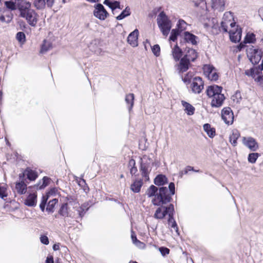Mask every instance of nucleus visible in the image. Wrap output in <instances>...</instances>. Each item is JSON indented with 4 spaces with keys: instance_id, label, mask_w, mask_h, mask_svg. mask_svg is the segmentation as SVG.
I'll return each mask as SVG.
<instances>
[{
    "instance_id": "24",
    "label": "nucleus",
    "mask_w": 263,
    "mask_h": 263,
    "mask_svg": "<svg viewBox=\"0 0 263 263\" xmlns=\"http://www.w3.org/2000/svg\"><path fill=\"white\" fill-rule=\"evenodd\" d=\"M50 181V178L47 177H44L42 181H40L39 183L34 185L37 190H41L44 189L47 186Z\"/></svg>"
},
{
    "instance_id": "20",
    "label": "nucleus",
    "mask_w": 263,
    "mask_h": 263,
    "mask_svg": "<svg viewBox=\"0 0 263 263\" xmlns=\"http://www.w3.org/2000/svg\"><path fill=\"white\" fill-rule=\"evenodd\" d=\"M37 195L35 193L30 194L28 195L25 201L26 205L29 206H34L36 203Z\"/></svg>"
},
{
    "instance_id": "5",
    "label": "nucleus",
    "mask_w": 263,
    "mask_h": 263,
    "mask_svg": "<svg viewBox=\"0 0 263 263\" xmlns=\"http://www.w3.org/2000/svg\"><path fill=\"white\" fill-rule=\"evenodd\" d=\"M152 163L153 160L148 156L145 155L141 158L140 170L142 176L145 178V180H148L149 179L151 164Z\"/></svg>"
},
{
    "instance_id": "30",
    "label": "nucleus",
    "mask_w": 263,
    "mask_h": 263,
    "mask_svg": "<svg viewBox=\"0 0 263 263\" xmlns=\"http://www.w3.org/2000/svg\"><path fill=\"white\" fill-rule=\"evenodd\" d=\"M142 185V180L135 181L130 186V189L135 193H138Z\"/></svg>"
},
{
    "instance_id": "53",
    "label": "nucleus",
    "mask_w": 263,
    "mask_h": 263,
    "mask_svg": "<svg viewBox=\"0 0 263 263\" xmlns=\"http://www.w3.org/2000/svg\"><path fill=\"white\" fill-rule=\"evenodd\" d=\"M168 224L172 228H173L174 229H175L176 232L178 231V227H177V223H176V222L175 221L174 218V214L173 215V219L171 221H169V219H168Z\"/></svg>"
},
{
    "instance_id": "44",
    "label": "nucleus",
    "mask_w": 263,
    "mask_h": 263,
    "mask_svg": "<svg viewBox=\"0 0 263 263\" xmlns=\"http://www.w3.org/2000/svg\"><path fill=\"white\" fill-rule=\"evenodd\" d=\"M193 73L191 72H188L187 74H185V76L182 78V81L185 83L186 84H188L191 82V80L192 78L193 77Z\"/></svg>"
},
{
    "instance_id": "35",
    "label": "nucleus",
    "mask_w": 263,
    "mask_h": 263,
    "mask_svg": "<svg viewBox=\"0 0 263 263\" xmlns=\"http://www.w3.org/2000/svg\"><path fill=\"white\" fill-rule=\"evenodd\" d=\"M261 59V52L260 54H256L253 55H250L249 59L250 62L254 65L259 63Z\"/></svg>"
},
{
    "instance_id": "21",
    "label": "nucleus",
    "mask_w": 263,
    "mask_h": 263,
    "mask_svg": "<svg viewBox=\"0 0 263 263\" xmlns=\"http://www.w3.org/2000/svg\"><path fill=\"white\" fill-rule=\"evenodd\" d=\"M15 190L18 194L21 195L24 194L26 192L27 185L23 181L16 182Z\"/></svg>"
},
{
    "instance_id": "6",
    "label": "nucleus",
    "mask_w": 263,
    "mask_h": 263,
    "mask_svg": "<svg viewBox=\"0 0 263 263\" xmlns=\"http://www.w3.org/2000/svg\"><path fill=\"white\" fill-rule=\"evenodd\" d=\"M235 24L232 13L231 11L226 12L221 22V28L223 31L227 32L228 26L230 25L232 28H233L235 26Z\"/></svg>"
},
{
    "instance_id": "8",
    "label": "nucleus",
    "mask_w": 263,
    "mask_h": 263,
    "mask_svg": "<svg viewBox=\"0 0 263 263\" xmlns=\"http://www.w3.org/2000/svg\"><path fill=\"white\" fill-rule=\"evenodd\" d=\"M93 15L100 20H105L109 14L102 4H98L95 7Z\"/></svg>"
},
{
    "instance_id": "32",
    "label": "nucleus",
    "mask_w": 263,
    "mask_h": 263,
    "mask_svg": "<svg viewBox=\"0 0 263 263\" xmlns=\"http://www.w3.org/2000/svg\"><path fill=\"white\" fill-rule=\"evenodd\" d=\"M130 9L128 6H127L125 9L121 13L120 15L116 17L117 20H121L125 17L130 15Z\"/></svg>"
},
{
    "instance_id": "2",
    "label": "nucleus",
    "mask_w": 263,
    "mask_h": 263,
    "mask_svg": "<svg viewBox=\"0 0 263 263\" xmlns=\"http://www.w3.org/2000/svg\"><path fill=\"white\" fill-rule=\"evenodd\" d=\"M31 7V3L25 0H20L17 4L20 16L25 18L30 26L34 27L37 23L39 15Z\"/></svg>"
},
{
    "instance_id": "45",
    "label": "nucleus",
    "mask_w": 263,
    "mask_h": 263,
    "mask_svg": "<svg viewBox=\"0 0 263 263\" xmlns=\"http://www.w3.org/2000/svg\"><path fill=\"white\" fill-rule=\"evenodd\" d=\"M179 32L176 29H173L171 32V35L170 36V40L172 41H175L179 35Z\"/></svg>"
},
{
    "instance_id": "15",
    "label": "nucleus",
    "mask_w": 263,
    "mask_h": 263,
    "mask_svg": "<svg viewBox=\"0 0 263 263\" xmlns=\"http://www.w3.org/2000/svg\"><path fill=\"white\" fill-rule=\"evenodd\" d=\"M225 99V97L221 92H219L215 97L213 98L211 102V106L214 107H220Z\"/></svg>"
},
{
    "instance_id": "23",
    "label": "nucleus",
    "mask_w": 263,
    "mask_h": 263,
    "mask_svg": "<svg viewBox=\"0 0 263 263\" xmlns=\"http://www.w3.org/2000/svg\"><path fill=\"white\" fill-rule=\"evenodd\" d=\"M172 55L176 61H178L182 56V51L177 45H176L173 48L172 51Z\"/></svg>"
},
{
    "instance_id": "34",
    "label": "nucleus",
    "mask_w": 263,
    "mask_h": 263,
    "mask_svg": "<svg viewBox=\"0 0 263 263\" xmlns=\"http://www.w3.org/2000/svg\"><path fill=\"white\" fill-rule=\"evenodd\" d=\"M51 48V44L49 42H47L46 40H44L42 45L40 52L42 53H44L46 52L47 51H48Z\"/></svg>"
},
{
    "instance_id": "27",
    "label": "nucleus",
    "mask_w": 263,
    "mask_h": 263,
    "mask_svg": "<svg viewBox=\"0 0 263 263\" xmlns=\"http://www.w3.org/2000/svg\"><path fill=\"white\" fill-rule=\"evenodd\" d=\"M240 137V134L237 130L232 131V134L230 136V142L233 146H236L237 144V140Z\"/></svg>"
},
{
    "instance_id": "18",
    "label": "nucleus",
    "mask_w": 263,
    "mask_h": 263,
    "mask_svg": "<svg viewBox=\"0 0 263 263\" xmlns=\"http://www.w3.org/2000/svg\"><path fill=\"white\" fill-rule=\"evenodd\" d=\"M59 214L63 217H72L68 207V203H65L62 204L59 211Z\"/></svg>"
},
{
    "instance_id": "25",
    "label": "nucleus",
    "mask_w": 263,
    "mask_h": 263,
    "mask_svg": "<svg viewBox=\"0 0 263 263\" xmlns=\"http://www.w3.org/2000/svg\"><path fill=\"white\" fill-rule=\"evenodd\" d=\"M203 129L210 138H213L215 135V129L211 127L210 124L206 123L203 125Z\"/></svg>"
},
{
    "instance_id": "13",
    "label": "nucleus",
    "mask_w": 263,
    "mask_h": 263,
    "mask_svg": "<svg viewBox=\"0 0 263 263\" xmlns=\"http://www.w3.org/2000/svg\"><path fill=\"white\" fill-rule=\"evenodd\" d=\"M234 30L235 29H233L229 31L230 39L234 43L239 42L241 36V29L237 26L235 31Z\"/></svg>"
},
{
    "instance_id": "63",
    "label": "nucleus",
    "mask_w": 263,
    "mask_h": 263,
    "mask_svg": "<svg viewBox=\"0 0 263 263\" xmlns=\"http://www.w3.org/2000/svg\"><path fill=\"white\" fill-rule=\"evenodd\" d=\"M254 68L256 69L255 71V76L257 75L258 76L259 75H261L262 73L259 70H260V68H258V66L257 67H255Z\"/></svg>"
},
{
    "instance_id": "31",
    "label": "nucleus",
    "mask_w": 263,
    "mask_h": 263,
    "mask_svg": "<svg viewBox=\"0 0 263 263\" xmlns=\"http://www.w3.org/2000/svg\"><path fill=\"white\" fill-rule=\"evenodd\" d=\"M134 93H129L125 97V101L127 105H129L128 109L130 111L133 105H134Z\"/></svg>"
},
{
    "instance_id": "55",
    "label": "nucleus",
    "mask_w": 263,
    "mask_h": 263,
    "mask_svg": "<svg viewBox=\"0 0 263 263\" xmlns=\"http://www.w3.org/2000/svg\"><path fill=\"white\" fill-rule=\"evenodd\" d=\"M40 241L41 242L46 245L49 244V240L47 236L45 235H41L40 237Z\"/></svg>"
},
{
    "instance_id": "42",
    "label": "nucleus",
    "mask_w": 263,
    "mask_h": 263,
    "mask_svg": "<svg viewBox=\"0 0 263 263\" xmlns=\"http://www.w3.org/2000/svg\"><path fill=\"white\" fill-rule=\"evenodd\" d=\"M152 51L156 57H159L160 54V47L159 45L156 44L152 47Z\"/></svg>"
},
{
    "instance_id": "39",
    "label": "nucleus",
    "mask_w": 263,
    "mask_h": 263,
    "mask_svg": "<svg viewBox=\"0 0 263 263\" xmlns=\"http://www.w3.org/2000/svg\"><path fill=\"white\" fill-rule=\"evenodd\" d=\"M255 41V36L253 33H248L244 41V43H252Z\"/></svg>"
},
{
    "instance_id": "7",
    "label": "nucleus",
    "mask_w": 263,
    "mask_h": 263,
    "mask_svg": "<svg viewBox=\"0 0 263 263\" xmlns=\"http://www.w3.org/2000/svg\"><path fill=\"white\" fill-rule=\"evenodd\" d=\"M242 144L251 151L255 152L259 148V145L256 139L252 137H243Z\"/></svg>"
},
{
    "instance_id": "28",
    "label": "nucleus",
    "mask_w": 263,
    "mask_h": 263,
    "mask_svg": "<svg viewBox=\"0 0 263 263\" xmlns=\"http://www.w3.org/2000/svg\"><path fill=\"white\" fill-rule=\"evenodd\" d=\"M166 177L163 175H158L154 180V183L156 185H162L167 183Z\"/></svg>"
},
{
    "instance_id": "57",
    "label": "nucleus",
    "mask_w": 263,
    "mask_h": 263,
    "mask_svg": "<svg viewBox=\"0 0 263 263\" xmlns=\"http://www.w3.org/2000/svg\"><path fill=\"white\" fill-rule=\"evenodd\" d=\"M77 212L80 217H82L84 215V209L82 206H79L77 209Z\"/></svg>"
},
{
    "instance_id": "58",
    "label": "nucleus",
    "mask_w": 263,
    "mask_h": 263,
    "mask_svg": "<svg viewBox=\"0 0 263 263\" xmlns=\"http://www.w3.org/2000/svg\"><path fill=\"white\" fill-rule=\"evenodd\" d=\"M48 196H43L42 201L40 204H43V205H46L47 201L48 200Z\"/></svg>"
},
{
    "instance_id": "43",
    "label": "nucleus",
    "mask_w": 263,
    "mask_h": 263,
    "mask_svg": "<svg viewBox=\"0 0 263 263\" xmlns=\"http://www.w3.org/2000/svg\"><path fill=\"white\" fill-rule=\"evenodd\" d=\"M219 77L218 74L216 71V69H215L212 73L210 74L209 76L208 77V79L211 81H216L218 80Z\"/></svg>"
},
{
    "instance_id": "51",
    "label": "nucleus",
    "mask_w": 263,
    "mask_h": 263,
    "mask_svg": "<svg viewBox=\"0 0 263 263\" xmlns=\"http://www.w3.org/2000/svg\"><path fill=\"white\" fill-rule=\"evenodd\" d=\"M5 6L7 8H9L11 10H15L16 9V5L12 1H6L5 2Z\"/></svg>"
},
{
    "instance_id": "14",
    "label": "nucleus",
    "mask_w": 263,
    "mask_h": 263,
    "mask_svg": "<svg viewBox=\"0 0 263 263\" xmlns=\"http://www.w3.org/2000/svg\"><path fill=\"white\" fill-rule=\"evenodd\" d=\"M222 87L218 85H212L208 87L206 90V95L210 98L215 97L219 92H221Z\"/></svg>"
},
{
    "instance_id": "17",
    "label": "nucleus",
    "mask_w": 263,
    "mask_h": 263,
    "mask_svg": "<svg viewBox=\"0 0 263 263\" xmlns=\"http://www.w3.org/2000/svg\"><path fill=\"white\" fill-rule=\"evenodd\" d=\"M190 64V62L184 58L180 59L179 65H178V70L180 73H183L187 70Z\"/></svg>"
},
{
    "instance_id": "56",
    "label": "nucleus",
    "mask_w": 263,
    "mask_h": 263,
    "mask_svg": "<svg viewBox=\"0 0 263 263\" xmlns=\"http://www.w3.org/2000/svg\"><path fill=\"white\" fill-rule=\"evenodd\" d=\"M255 81L258 82L259 83V85H260L263 87V76L262 75H259L257 78L256 77H255V79H254Z\"/></svg>"
},
{
    "instance_id": "37",
    "label": "nucleus",
    "mask_w": 263,
    "mask_h": 263,
    "mask_svg": "<svg viewBox=\"0 0 263 263\" xmlns=\"http://www.w3.org/2000/svg\"><path fill=\"white\" fill-rule=\"evenodd\" d=\"M247 52L248 57L250 55H253L256 54H260L261 52V50L259 49L254 48L253 46H251L247 49Z\"/></svg>"
},
{
    "instance_id": "46",
    "label": "nucleus",
    "mask_w": 263,
    "mask_h": 263,
    "mask_svg": "<svg viewBox=\"0 0 263 263\" xmlns=\"http://www.w3.org/2000/svg\"><path fill=\"white\" fill-rule=\"evenodd\" d=\"M187 26V23L183 20H179L177 24V26L181 31L185 30Z\"/></svg>"
},
{
    "instance_id": "16",
    "label": "nucleus",
    "mask_w": 263,
    "mask_h": 263,
    "mask_svg": "<svg viewBox=\"0 0 263 263\" xmlns=\"http://www.w3.org/2000/svg\"><path fill=\"white\" fill-rule=\"evenodd\" d=\"M138 30L135 29L134 31L131 32L127 37L128 43L133 47H136L138 46Z\"/></svg>"
},
{
    "instance_id": "26",
    "label": "nucleus",
    "mask_w": 263,
    "mask_h": 263,
    "mask_svg": "<svg viewBox=\"0 0 263 263\" xmlns=\"http://www.w3.org/2000/svg\"><path fill=\"white\" fill-rule=\"evenodd\" d=\"M197 36L195 35L190 33L189 32H184V39L188 43H191L193 45L197 44L196 39Z\"/></svg>"
},
{
    "instance_id": "48",
    "label": "nucleus",
    "mask_w": 263,
    "mask_h": 263,
    "mask_svg": "<svg viewBox=\"0 0 263 263\" xmlns=\"http://www.w3.org/2000/svg\"><path fill=\"white\" fill-rule=\"evenodd\" d=\"M255 69L254 68H252L250 69L246 70L245 71V74L249 77H251L252 78L255 79Z\"/></svg>"
},
{
    "instance_id": "62",
    "label": "nucleus",
    "mask_w": 263,
    "mask_h": 263,
    "mask_svg": "<svg viewBox=\"0 0 263 263\" xmlns=\"http://www.w3.org/2000/svg\"><path fill=\"white\" fill-rule=\"evenodd\" d=\"M104 4L108 6L111 9L112 2H110L109 0H105L104 2Z\"/></svg>"
},
{
    "instance_id": "36",
    "label": "nucleus",
    "mask_w": 263,
    "mask_h": 263,
    "mask_svg": "<svg viewBox=\"0 0 263 263\" xmlns=\"http://www.w3.org/2000/svg\"><path fill=\"white\" fill-rule=\"evenodd\" d=\"M260 156L259 153H252L249 154L248 161L251 163H255L257 158Z\"/></svg>"
},
{
    "instance_id": "9",
    "label": "nucleus",
    "mask_w": 263,
    "mask_h": 263,
    "mask_svg": "<svg viewBox=\"0 0 263 263\" xmlns=\"http://www.w3.org/2000/svg\"><path fill=\"white\" fill-rule=\"evenodd\" d=\"M221 118L228 125L232 124L234 120V115L231 108L225 107L221 111Z\"/></svg>"
},
{
    "instance_id": "52",
    "label": "nucleus",
    "mask_w": 263,
    "mask_h": 263,
    "mask_svg": "<svg viewBox=\"0 0 263 263\" xmlns=\"http://www.w3.org/2000/svg\"><path fill=\"white\" fill-rule=\"evenodd\" d=\"M195 6L198 7L200 6V7L204 9V8H206V3L205 0H200L195 3Z\"/></svg>"
},
{
    "instance_id": "22",
    "label": "nucleus",
    "mask_w": 263,
    "mask_h": 263,
    "mask_svg": "<svg viewBox=\"0 0 263 263\" xmlns=\"http://www.w3.org/2000/svg\"><path fill=\"white\" fill-rule=\"evenodd\" d=\"M181 104L184 107V110L188 115L191 116L194 114L195 108L191 104L184 101H182Z\"/></svg>"
},
{
    "instance_id": "41",
    "label": "nucleus",
    "mask_w": 263,
    "mask_h": 263,
    "mask_svg": "<svg viewBox=\"0 0 263 263\" xmlns=\"http://www.w3.org/2000/svg\"><path fill=\"white\" fill-rule=\"evenodd\" d=\"M8 196L7 188L6 186H0V197L4 199L5 197Z\"/></svg>"
},
{
    "instance_id": "10",
    "label": "nucleus",
    "mask_w": 263,
    "mask_h": 263,
    "mask_svg": "<svg viewBox=\"0 0 263 263\" xmlns=\"http://www.w3.org/2000/svg\"><path fill=\"white\" fill-rule=\"evenodd\" d=\"M204 87V83L200 77H197L193 79L191 84L192 91L195 93H200Z\"/></svg>"
},
{
    "instance_id": "64",
    "label": "nucleus",
    "mask_w": 263,
    "mask_h": 263,
    "mask_svg": "<svg viewBox=\"0 0 263 263\" xmlns=\"http://www.w3.org/2000/svg\"><path fill=\"white\" fill-rule=\"evenodd\" d=\"M53 249L54 251H57V250H59L60 249V244L59 243L54 244L53 246Z\"/></svg>"
},
{
    "instance_id": "4",
    "label": "nucleus",
    "mask_w": 263,
    "mask_h": 263,
    "mask_svg": "<svg viewBox=\"0 0 263 263\" xmlns=\"http://www.w3.org/2000/svg\"><path fill=\"white\" fill-rule=\"evenodd\" d=\"M164 204L160 205L156 211L154 217L158 219H162L168 215L169 221L173 219V215L174 214L175 210L173 204H170L168 206H164Z\"/></svg>"
},
{
    "instance_id": "12",
    "label": "nucleus",
    "mask_w": 263,
    "mask_h": 263,
    "mask_svg": "<svg viewBox=\"0 0 263 263\" xmlns=\"http://www.w3.org/2000/svg\"><path fill=\"white\" fill-rule=\"evenodd\" d=\"M226 0H211V8L214 11L222 12L224 10Z\"/></svg>"
},
{
    "instance_id": "50",
    "label": "nucleus",
    "mask_w": 263,
    "mask_h": 263,
    "mask_svg": "<svg viewBox=\"0 0 263 263\" xmlns=\"http://www.w3.org/2000/svg\"><path fill=\"white\" fill-rule=\"evenodd\" d=\"M129 164L133 165V166L131 168L130 170V173L132 175H135L138 171V170L135 165V161L134 160L132 159L129 161Z\"/></svg>"
},
{
    "instance_id": "47",
    "label": "nucleus",
    "mask_w": 263,
    "mask_h": 263,
    "mask_svg": "<svg viewBox=\"0 0 263 263\" xmlns=\"http://www.w3.org/2000/svg\"><path fill=\"white\" fill-rule=\"evenodd\" d=\"M116 9H122V7H121L120 3L118 1H114L112 2L111 9L112 10V13L114 14V11Z\"/></svg>"
},
{
    "instance_id": "29",
    "label": "nucleus",
    "mask_w": 263,
    "mask_h": 263,
    "mask_svg": "<svg viewBox=\"0 0 263 263\" xmlns=\"http://www.w3.org/2000/svg\"><path fill=\"white\" fill-rule=\"evenodd\" d=\"M204 27L208 29L209 28H216L218 26V21L215 18H212L208 20V22L203 24Z\"/></svg>"
},
{
    "instance_id": "33",
    "label": "nucleus",
    "mask_w": 263,
    "mask_h": 263,
    "mask_svg": "<svg viewBox=\"0 0 263 263\" xmlns=\"http://www.w3.org/2000/svg\"><path fill=\"white\" fill-rule=\"evenodd\" d=\"M58 200L56 198L50 200L48 203L46 211L48 212L52 213L53 212L55 205L58 203Z\"/></svg>"
},
{
    "instance_id": "61",
    "label": "nucleus",
    "mask_w": 263,
    "mask_h": 263,
    "mask_svg": "<svg viewBox=\"0 0 263 263\" xmlns=\"http://www.w3.org/2000/svg\"><path fill=\"white\" fill-rule=\"evenodd\" d=\"M46 263H54L53 257H48L46 258Z\"/></svg>"
},
{
    "instance_id": "60",
    "label": "nucleus",
    "mask_w": 263,
    "mask_h": 263,
    "mask_svg": "<svg viewBox=\"0 0 263 263\" xmlns=\"http://www.w3.org/2000/svg\"><path fill=\"white\" fill-rule=\"evenodd\" d=\"M131 237H132L133 243H136V242L140 243V241L138 240L137 239L136 235H135L134 234H132Z\"/></svg>"
},
{
    "instance_id": "3",
    "label": "nucleus",
    "mask_w": 263,
    "mask_h": 263,
    "mask_svg": "<svg viewBox=\"0 0 263 263\" xmlns=\"http://www.w3.org/2000/svg\"><path fill=\"white\" fill-rule=\"evenodd\" d=\"M157 22L163 35L167 36L171 29L172 23L163 11L161 12L158 15Z\"/></svg>"
},
{
    "instance_id": "40",
    "label": "nucleus",
    "mask_w": 263,
    "mask_h": 263,
    "mask_svg": "<svg viewBox=\"0 0 263 263\" xmlns=\"http://www.w3.org/2000/svg\"><path fill=\"white\" fill-rule=\"evenodd\" d=\"M27 175L28 179L30 180H34L37 177L36 173L32 170L28 171Z\"/></svg>"
},
{
    "instance_id": "11",
    "label": "nucleus",
    "mask_w": 263,
    "mask_h": 263,
    "mask_svg": "<svg viewBox=\"0 0 263 263\" xmlns=\"http://www.w3.org/2000/svg\"><path fill=\"white\" fill-rule=\"evenodd\" d=\"M55 0H34L33 4L37 10H43L45 8L46 5L49 8H51L54 3Z\"/></svg>"
},
{
    "instance_id": "59",
    "label": "nucleus",
    "mask_w": 263,
    "mask_h": 263,
    "mask_svg": "<svg viewBox=\"0 0 263 263\" xmlns=\"http://www.w3.org/2000/svg\"><path fill=\"white\" fill-rule=\"evenodd\" d=\"M258 13L261 20L263 21V7L259 8Z\"/></svg>"
},
{
    "instance_id": "19",
    "label": "nucleus",
    "mask_w": 263,
    "mask_h": 263,
    "mask_svg": "<svg viewBox=\"0 0 263 263\" xmlns=\"http://www.w3.org/2000/svg\"><path fill=\"white\" fill-rule=\"evenodd\" d=\"M198 57L196 51L192 48H189L183 58L190 61H194Z\"/></svg>"
},
{
    "instance_id": "54",
    "label": "nucleus",
    "mask_w": 263,
    "mask_h": 263,
    "mask_svg": "<svg viewBox=\"0 0 263 263\" xmlns=\"http://www.w3.org/2000/svg\"><path fill=\"white\" fill-rule=\"evenodd\" d=\"M159 250L163 256L167 255L170 253V250L167 248L160 247V248H159Z\"/></svg>"
},
{
    "instance_id": "1",
    "label": "nucleus",
    "mask_w": 263,
    "mask_h": 263,
    "mask_svg": "<svg viewBox=\"0 0 263 263\" xmlns=\"http://www.w3.org/2000/svg\"><path fill=\"white\" fill-rule=\"evenodd\" d=\"M170 193H168V190L166 187H161L159 188V193L156 194L158 191V188L152 185L147 190L146 194L149 197L154 196L152 200V202L155 205H160L165 204L171 202L172 196L175 194V187L173 182H171L168 185Z\"/></svg>"
},
{
    "instance_id": "49",
    "label": "nucleus",
    "mask_w": 263,
    "mask_h": 263,
    "mask_svg": "<svg viewBox=\"0 0 263 263\" xmlns=\"http://www.w3.org/2000/svg\"><path fill=\"white\" fill-rule=\"evenodd\" d=\"M16 39L20 43H24L25 41V35L23 32H18L16 34Z\"/></svg>"
},
{
    "instance_id": "38",
    "label": "nucleus",
    "mask_w": 263,
    "mask_h": 263,
    "mask_svg": "<svg viewBox=\"0 0 263 263\" xmlns=\"http://www.w3.org/2000/svg\"><path fill=\"white\" fill-rule=\"evenodd\" d=\"M215 69V68L212 65H205L203 67L204 73L208 78L210 74L212 73L213 71Z\"/></svg>"
}]
</instances>
